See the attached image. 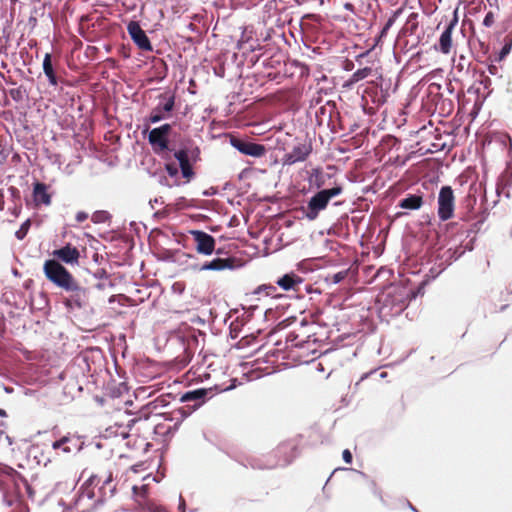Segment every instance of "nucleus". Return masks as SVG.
<instances>
[{
  "label": "nucleus",
  "mask_w": 512,
  "mask_h": 512,
  "mask_svg": "<svg viewBox=\"0 0 512 512\" xmlns=\"http://www.w3.org/2000/svg\"><path fill=\"white\" fill-rule=\"evenodd\" d=\"M367 376H368L367 374L363 375V376L361 377V380H364V378H366Z\"/></svg>",
  "instance_id": "5fc2aeb1"
},
{
  "label": "nucleus",
  "mask_w": 512,
  "mask_h": 512,
  "mask_svg": "<svg viewBox=\"0 0 512 512\" xmlns=\"http://www.w3.org/2000/svg\"><path fill=\"white\" fill-rule=\"evenodd\" d=\"M294 448H295V446L292 443L283 442L277 446V448L275 449L274 452L276 455H278V454L286 452L287 449L293 450Z\"/></svg>",
  "instance_id": "72a5a7b5"
},
{
  "label": "nucleus",
  "mask_w": 512,
  "mask_h": 512,
  "mask_svg": "<svg viewBox=\"0 0 512 512\" xmlns=\"http://www.w3.org/2000/svg\"><path fill=\"white\" fill-rule=\"evenodd\" d=\"M419 6H420L422 12L426 15L432 14L437 9L435 2H433V3L427 2V6H424L423 2H419Z\"/></svg>",
  "instance_id": "473e14b6"
},
{
  "label": "nucleus",
  "mask_w": 512,
  "mask_h": 512,
  "mask_svg": "<svg viewBox=\"0 0 512 512\" xmlns=\"http://www.w3.org/2000/svg\"><path fill=\"white\" fill-rule=\"evenodd\" d=\"M476 204V197L472 194H468L462 201L463 209H465L464 212H461L460 219L462 221H470L472 220L473 216V210Z\"/></svg>",
  "instance_id": "4be33fe9"
},
{
  "label": "nucleus",
  "mask_w": 512,
  "mask_h": 512,
  "mask_svg": "<svg viewBox=\"0 0 512 512\" xmlns=\"http://www.w3.org/2000/svg\"><path fill=\"white\" fill-rule=\"evenodd\" d=\"M310 330L311 325L303 320L298 331L294 330L288 333L287 341L291 342L295 347H303L306 343L311 341L312 337H314V333H312Z\"/></svg>",
  "instance_id": "4468645a"
},
{
  "label": "nucleus",
  "mask_w": 512,
  "mask_h": 512,
  "mask_svg": "<svg viewBox=\"0 0 512 512\" xmlns=\"http://www.w3.org/2000/svg\"><path fill=\"white\" fill-rule=\"evenodd\" d=\"M403 10H404V8H400L392 14V16L387 20L386 24L382 28V30L380 32V37H383L387 34L388 30L392 27V25L395 23L396 19L403 12Z\"/></svg>",
  "instance_id": "cd10ccee"
},
{
  "label": "nucleus",
  "mask_w": 512,
  "mask_h": 512,
  "mask_svg": "<svg viewBox=\"0 0 512 512\" xmlns=\"http://www.w3.org/2000/svg\"><path fill=\"white\" fill-rule=\"evenodd\" d=\"M103 480L99 492L102 497L113 495L115 487L111 486L113 477L112 472H108L104 477L98 474H91L82 485L78 497L75 500V509L78 512H92L99 501L95 494V487Z\"/></svg>",
  "instance_id": "f257e3e1"
},
{
  "label": "nucleus",
  "mask_w": 512,
  "mask_h": 512,
  "mask_svg": "<svg viewBox=\"0 0 512 512\" xmlns=\"http://www.w3.org/2000/svg\"><path fill=\"white\" fill-rule=\"evenodd\" d=\"M165 168H166L167 173L171 177H174V176H176L178 174V168L176 167L175 164H172V163L166 164Z\"/></svg>",
  "instance_id": "58836bf2"
},
{
  "label": "nucleus",
  "mask_w": 512,
  "mask_h": 512,
  "mask_svg": "<svg viewBox=\"0 0 512 512\" xmlns=\"http://www.w3.org/2000/svg\"><path fill=\"white\" fill-rule=\"evenodd\" d=\"M45 12V4L42 3V5L39 8H35L34 12L31 13L29 22L33 24V26L36 25L38 16H43Z\"/></svg>",
  "instance_id": "2f4dec72"
},
{
  "label": "nucleus",
  "mask_w": 512,
  "mask_h": 512,
  "mask_svg": "<svg viewBox=\"0 0 512 512\" xmlns=\"http://www.w3.org/2000/svg\"><path fill=\"white\" fill-rule=\"evenodd\" d=\"M10 96L12 97V99H14L16 101H20L23 98V92L20 88L11 89Z\"/></svg>",
  "instance_id": "e433bc0d"
},
{
  "label": "nucleus",
  "mask_w": 512,
  "mask_h": 512,
  "mask_svg": "<svg viewBox=\"0 0 512 512\" xmlns=\"http://www.w3.org/2000/svg\"><path fill=\"white\" fill-rule=\"evenodd\" d=\"M342 457H343V460L347 463V464H351L352 463V453L350 452L349 449H345L342 453Z\"/></svg>",
  "instance_id": "ea45409f"
},
{
  "label": "nucleus",
  "mask_w": 512,
  "mask_h": 512,
  "mask_svg": "<svg viewBox=\"0 0 512 512\" xmlns=\"http://www.w3.org/2000/svg\"><path fill=\"white\" fill-rule=\"evenodd\" d=\"M30 226H31V221L29 219H27L24 223H22L20 228L16 231V233H15L16 238L19 240H23L26 237V235L30 229Z\"/></svg>",
  "instance_id": "c756f323"
},
{
  "label": "nucleus",
  "mask_w": 512,
  "mask_h": 512,
  "mask_svg": "<svg viewBox=\"0 0 512 512\" xmlns=\"http://www.w3.org/2000/svg\"><path fill=\"white\" fill-rule=\"evenodd\" d=\"M511 47H512V43L511 42L510 43H506L503 46L502 50H501V53H500L501 57H504L505 55H507L510 52Z\"/></svg>",
  "instance_id": "37998d69"
},
{
  "label": "nucleus",
  "mask_w": 512,
  "mask_h": 512,
  "mask_svg": "<svg viewBox=\"0 0 512 512\" xmlns=\"http://www.w3.org/2000/svg\"><path fill=\"white\" fill-rule=\"evenodd\" d=\"M6 411L0 408V417H6Z\"/></svg>",
  "instance_id": "8fccbe9b"
},
{
  "label": "nucleus",
  "mask_w": 512,
  "mask_h": 512,
  "mask_svg": "<svg viewBox=\"0 0 512 512\" xmlns=\"http://www.w3.org/2000/svg\"><path fill=\"white\" fill-rule=\"evenodd\" d=\"M301 282H302V279L294 273L285 274L283 277H281L277 280V284L283 290H286V291L294 289Z\"/></svg>",
  "instance_id": "5701e85b"
},
{
  "label": "nucleus",
  "mask_w": 512,
  "mask_h": 512,
  "mask_svg": "<svg viewBox=\"0 0 512 512\" xmlns=\"http://www.w3.org/2000/svg\"><path fill=\"white\" fill-rule=\"evenodd\" d=\"M132 491L136 500L142 504L147 497L148 485H142L140 487L135 485L133 486Z\"/></svg>",
  "instance_id": "bb28decb"
},
{
  "label": "nucleus",
  "mask_w": 512,
  "mask_h": 512,
  "mask_svg": "<svg viewBox=\"0 0 512 512\" xmlns=\"http://www.w3.org/2000/svg\"><path fill=\"white\" fill-rule=\"evenodd\" d=\"M231 144L235 147L239 152L244 155H249L253 157H262L266 153V148L262 144H257L249 141H244L240 139L233 138L231 140Z\"/></svg>",
  "instance_id": "2eb2a0df"
},
{
  "label": "nucleus",
  "mask_w": 512,
  "mask_h": 512,
  "mask_svg": "<svg viewBox=\"0 0 512 512\" xmlns=\"http://www.w3.org/2000/svg\"><path fill=\"white\" fill-rule=\"evenodd\" d=\"M20 474L10 466H0V490L3 492V509L6 512H29L22 500L17 479Z\"/></svg>",
  "instance_id": "f03ea898"
},
{
  "label": "nucleus",
  "mask_w": 512,
  "mask_h": 512,
  "mask_svg": "<svg viewBox=\"0 0 512 512\" xmlns=\"http://www.w3.org/2000/svg\"><path fill=\"white\" fill-rule=\"evenodd\" d=\"M92 19H93V17H92V16L82 17V20H86V21H88V20H92Z\"/></svg>",
  "instance_id": "603ef678"
},
{
  "label": "nucleus",
  "mask_w": 512,
  "mask_h": 512,
  "mask_svg": "<svg viewBox=\"0 0 512 512\" xmlns=\"http://www.w3.org/2000/svg\"><path fill=\"white\" fill-rule=\"evenodd\" d=\"M127 31L133 42L143 51H152V45L147 37L145 31L140 27L136 21H131L127 25Z\"/></svg>",
  "instance_id": "ddd939ff"
},
{
  "label": "nucleus",
  "mask_w": 512,
  "mask_h": 512,
  "mask_svg": "<svg viewBox=\"0 0 512 512\" xmlns=\"http://www.w3.org/2000/svg\"><path fill=\"white\" fill-rule=\"evenodd\" d=\"M68 296L63 303L69 309H81L89 302V290L74 278L64 289Z\"/></svg>",
  "instance_id": "6e6552de"
},
{
  "label": "nucleus",
  "mask_w": 512,
  "mask_h": 512,
  "mask_svg": "<svg viewBox=\"0 0 512 512\" xmlns=\"http://www.w3.org/2000/svg\"><path fill=\"white\" fill-rule=\"evenodd\" d=\"M371 485H372L375 495L382 501L383 497L381 494V490L377 487V485L374 482H372Z\"/></svg>",
  "instance_id": "c03bdc74"
},
{
  "label": "nucleus",
  "mask_w": 512,
  "mask_h": 512,
  "mask_svg": "<svg viewBox=\"0 0 512 512\" xmlns=\"http://www.w3.org/2000/svg\"><path fill=\"white\" fill-rule=\"evenodd\" d=\"M172 130L171 124H163L149 132L148 142L156 154L169 150V135Z\"/></svg>",
  "instance_id": "9d476101"
},
{
  "label": "nucleus",
  "mask_w": 512,
  "mask_h": 512,
  "mask_svg": "<svg viewBox=\"0 0 512 512\" xmlns=\"http://www.w3.org/2000/svg\"><path fill=\"white\" fill-rule=\"evenodd\" d=\"M455 24L450 23L445 30L442 32L439 38V50L443 54H449L452 48V31Z\"/></svg>",
  "instance_id": "aec40b11"
},
{
  "label": "nucleus",
  "mask_w": 512,
  "mask_h": 512,
  "mask_svg": "<svg viewBox=\"0 0 512 512\" xmlns=\"http://www.w3.org/2000/svg\"><path fill=\"white\" fill-rule=\"evenodd\" d=\"M106 219V212L98 211L92 215V221L94 223L102 222Z\"/></svg>",
  "instance_id": "c9c22d12"
},
{
  "label": "nucleus",
  "mask_w": 512,
  "mask_h": 512,
  "mask_svg": "<svg viewBox=\"0 0 512 512\" xmlns=\"http://www.w3.org/2000/svg\"><path fill=\"white\" fill-rule=\"evenodd\" d=\"M52 255L56 260H61L66 264L75 265L79 263L80 252L77 247L72 246L71 244H66L63 247L54 250Z\"/></svg>",
  "instance_id": "dca6fc26"
},
{
  "label": "nucleus",
  "mask_w": 512,
  "mask_h": 512,
  "mask_svg": "<svg viewBox=\"0 0 512 512\" xmlns=\"http://www.w3.org/2000/svg\"><path fill=\"white\" fill-rule=\"evenodd\" d=\"M43 272L48 281L62 290L74 279V276L56 259L46 260Z\"/></svg>",
  "instance_id": "39448f33"
},
{
  "label": "nucleus",
  "mask_w": 512,
  "mask_h": 512,
  "mask_svg": "<svg viewBox=\"0 0 512 512\" xmlns=\"http://www.w3.org/2000/svg\"><path fill=\"white\" fill-rule=\"evenodd\" d=\"M158 104L152 108L150 114L145 118L144 132L149 130L150 124L158 123L170 117L175 107V96L169 93H163L158 96Z\"/></svg>",
  "instance_id": "0eeeda50"
},
{
  "label": "nucleus",
  "mask_w": 512,
  "mask_h": 512,
  "mask_svg": "<svg viewBox=\"0 0 512 512\" xmlns=\"http://www.w3.org/2000/svg\"><path fill=\"white\" fill-rule=\"evenodd\" d=\"M268 289L270 291L267 292V295L271 294L272 291H275V287H273V286L268 287Z\"/></svg>",
  "instance_id": "3c124183"
},
{
  "label": "nucleus",
  "mask_w": 512,
  "mask_h": 512,
  "mask_svg": "<svg viewBox=\"0 0 512 512\" xmlns=\"http://www.w3.org/2000/svg\"><path fill=\"white\" fill-rule=\"evenodd\" d=\"M244 49H246L249 52H255L257 50H261L262 46L258 41L250 42Z\"/></svg>",
  "instance_id": "4c0bfd02"
},
{
  "label": "nucleus",
  "mask_w": 512,
  "mask_h": 512,
  "mask_svg": "<svg viewBox=\"0 0 512 512\" xmlns=\"http://www.w3.org/2000/svg\"><path fill=\"white\" fill-rule=\"evenodd\" d=\"M237 260L234 257L228 258H215L211 261H206L201 266V271L211 270V271H223V270H232L236 268Z\"/></svg>",
  "instance_id": "f3484780"
},
{
  "label": "nucleus",
  "mask_w": 512,
  "mask_h": 512,
  "mask_svg": "<svg viewBox=\"0 0 512 512\" xmlns=\"http://www.w3.org/2000/svg\"><path fill=\"white\" fill-rule=\"evenodd\" d=\"M372 72V69L370 67H365V68H362V69H358L357 71L354 72V74L352 75V78L354 81H360L366 77H368Z\"/></svg>",
  "instance_id": "7c9ffc66"
},
{
  "label": "nucleus",
  "mask_w": 512,
  "mask_h": 512,
  "mask_svg": "<svg viewBox=\"0 0 512 512\" xmlns=\"http://www.w3.org/2000/svg\"><path fill=\"white\" fill-rule=\"evenodd\" d=\"M312 151L313 146L311 140L304 141L303 143H298L297 145L293 146L290 152L286 153L283 156V165L291 166L297 162H303L307 160Z\"/></svg>",
  "instance_id": "9b49d317"
},
{
  "label": "nucleus",
  "mask_w": 512,
  "mask_h": 512,
  "mask_svg": "<svg viewBox=\"0 0 512 512\" xmlns=\"http://www.w3.org/2000/svg\"><path fill=\"white\" fill-rule=\"evenodd\" d=\"M208 391L206 389H196L193 391L186 392L182 395V402H190L195 401L194 406H200L204 402V398L207 395Z\"/></svg>",
  "instance_id": "393cba45"
},
{
  "label": "nucleus",
  "mask_w": 512,
  "mask_h": 512,
  "mask_svg": "<svg viewBox=\"0 0 512 512\" xmlns=\"http://www.w3.org/2000/svg\"><path fill=\"white\" fill-rule=\"evenodd\" d=\"M88 218V214L84 211H79L77 214H76V221L78 223H82L84 222L85 220H87Z\"/></svg>",
  "instance_id": "79ce46f5"
},
{
  "label": "nucleus",
  "mask_w": 512,
  "mask_h": 512,
  "mask_svg": "<svg viewBox=\"0 0 512 512\" xmlns=\"http://www.w3.org/2000/svg\"><path fill=\"white\" fill-rule=\"evenodd\" d=\"M189 233L193 237L198 254L209 256L215 251L216 241L213 236L202 230H190Z\"/></svg>",
  "instance_id": "f8f14e48"
},
{
  "label": "nucleus",
  "mask_w": 512,
  "mask_h": 512,
  "mask_svg": "<svg viewBox=\"0 0 512 512\" xmlns=\"http://www.w3.org/2000/svg\"><path fill=\"white\" fill-rule=\"evenodd\" d=\"M405 307V303H402L399 307V310H402Z\"/></svg>",
  "instance_id": "864d4df0"
},
{
  "label": "nucleus",
  "mask_w": 512,
  "mask_h": 512,
  "mask_svg": "<svg viewBox=\"0 0 512 512\" xmlns=\"http://www.w3.org/2000/svg\"><path fill=\"white\" fill-rule=\"evenodd\" d=\"M341 192L342 188L340 186L323 189L317 192L310 198L304 210L306 218L311 221L315 220L319 216V213L326 209L330 199L339 195Z\"/></svg>",
  "instance_id": "7ed1b4c3"
},
{
  "label": "nucleus",
  "mask_w": 512,
  "mask_h": 512,
  "mask_svg": "<svg viewBox=\"0 0 512 512\" xmlns=\"http://www.w3.org/2000/svg\"><path fill=\"white\" fill-rule=\"evenodd\" d=\"M43 71L48 78L50 85L56 86L58 84V78L53 69L52 56L50 53H46L43 60Z\"/></svg>",
  "instance_id": "b1692460"
},
{
  "label": "nucleus",
  "mask_w": 512,
  "mask_h": 512,
  "mask_svg": "<svg viewBox=\"0 0 512 512\" xmlns=\"http://www.w3.org/2000/svg\"><path fill=\"white\" fill-rule=\"evenodd\" d=\"M291 461V457H285L283 460H282V463H280L279 461L276 462L275 464L271 465L269 468H273L275 466H278V465H286L288 463H290Z\"/></svg>",
  "instance_id": "a18cd8bd"
},
{
  "label": "nucleus",
  "mask_w": 512,
  "mask_h": 512,
  "mask_svg": "<svg viewBox=\"0 0 512 512\" xmlns=\"http://www.w3.org/2000/svg\"><path fill=\"white\" fill-rule=\"evenodd\" d=\"M253 31L249 29V27H245L243 30L240 39L237 42V48L239 50L244 49L252 40Z\"/></svg>",
  "instance_id": "a878e982"
},
{
  "label": "nucleus",
  "mask_w": 512,
  "mask_h": 512,
  "mask_svg": "<svg viewBox=\"0 0 512 512\" xmlns=\"http://www.w3.org/2000/svg\"><path fill=\"white\" fill-rule=\"evenodd\" d=\"M335 278H336L335 281L338 282L343 278V276L339 273V274L335 275Z\"/></svg>",
  "instance_id": "09e8293b"
},
{
  "label": "nucleus",
  "mask_w": 512,
  "mask_h": 512,
  "mask_svg": "<svg viewBox=\"0 0 512 512\" xmlns=\"http://www.w3.org/2000/svg\"><path fill=\"white\" fill-rule=\"evenodd\" d=\"M33 199L36 205H50L51 195L47 192V186L44 183L37 182L33 189Z\"/></svg>",
  "instance_id": "6ab92c4d"
},
{
  "label": "nucleus",
  "mask_w": 512,
  "mask_h": 512,
  "mask_svg": "<svg viewBox=\"0 0 512 512\" xmlns=\"http://www.w3.org/2000/svg\"><path fill=\"white\" fill-rule=\"evenodd\" d=\"M4 205H5V201H4V193L2 190H0V210H4Z\"/></svg>",
  "instance_id": "49530a36"
},
{
  "label": "nucleus",
  "mask_w": 512,
  "mask_h": 512,
  "mask_svg": "<svg viewBox=\"0 0 512 512\" xmlns=\"http://www.w3.org/2000/svg\"><path fill=\"white\" fill-rule=\"evenodd\" d=\"M69 437H62L60 440L53 442L52 447L54 450L61 449L65 453L71 452V448L67 445L70 442Z\"/></svg>",
  "instance_id": "c85d7f7f"
},
{
  "label": "nucleus",
  "mask_w": 512,
  "mask_h": 512,
  "mask_svg": "<svg viewBox=\"0 0 512 512\" xmlns=\"http://www.w3.org/2000/svg\"><path fill=\"white\" fill-rule=\"evenodd\" d=\"M130 429L129 432L126 430L123 426H110L105 430V437H122L127 438L131 435V431L140 432L143 431V438L147 439L148 435L154 432V429L156 427V424L154 422L150 421L149 417H146L145 419H133L131 420V425H129Z\"/></svg>",
  "instance_id": "20e7f679"
},
{
  "label": "nucleus",
  "mask_w": 512,
  "mask_h": 512,
  "mask_svg": "<svg viewBox=\"0 0 512 512\" xmlns=\"http://www.w3.org/2000/svg\"><path fill=\"white\" fill-rule=\"evenodd\" d=\"M419 13L411 12L406 20V23L399 31L396 39L395 46L404 51H409L415 48L419 43V37L414 38L412 41L408 39L409 36H413L419 27Z\"/></svg>",
  "instance_id": "423d86ee"
},
{
  "label": "nucleus",
  "mask_w": 512,
  "mask_h": 512,
  "mask_svg": "<svg viewBox=\"0 0 512 512\" xmlns=\"http://www.w3.org/2000/svg\"><path fill=\"white\" fill-rule=\"evenodd\" d=\"M174 156L179 161V166L183 177L186 179L187 182H189L194 176V171L189 162L187 150L180 149L177 152H175Z\"/></svg>",
  "instance_id": "a211bd4d"
},
{
  "label": "nucleus",
  "mask_w": 512,
  "mask_h": 512,
  "mask_svg": "<svg viewBox=\"0 0 512 512\" xmlns=\"http://www.w3.org/2000/svg\"><path fill=\"white\" fill-rule=\"evenodd\" d=\"M495 22V19H494V12L493 11H489L484 20H483V24L486 26V27H491Z\"/></svg>",
  "instance_id": "f704fd0d"
},
{
  "label": "nucleus",
  "mask_w": 512,
  "mask_h": 512,
  "mask_svg": "<svg viewBox=\"0 0 512 512\" xmlns=\"http://www.w3.org/2000/svg\"><path fill=\"white\" fill-rule=\"evenodd\" d=\"M344 8H345L346 10L351 11V12H355V11H354V6H353V4H352L351 2H345V4H344Z\"/></svg>",
  "instance_id": "de8ad7c7"
},
{
  "label": "nucleus",
  "mask_w": 512,
  "mask_h": 512,
  "mask_svg": "<svg viewBox=\"0 0 512 512\" xmlns=\"http://www.w3.org/2000/svg\"><path fill=\"white\" fill-rule=\"evenodd\" d=\"M423 205V197L418 194H408L405 198L401 199L398 206L406 210H418Z\"/></svg>",
  "instance_id": "412c9836"
},
{
  "label": "nucleus",
  "mask_w": 512,
  "mask_h": 512,
  "mask_svg": "<svg viewBox=\"0 0 512 512\" xmlns=\"http://www.w3.org/2000/svg\"><path fill=\"white\" fill-rule=\"evenodd\" d=\"M8 190H9V192L11 194V197L13 199H17V200L20 199V191L18 190V188L14 187V186H11V187H9Z\"/></svg>",
  "instance_id": "a19ab883"
},
{
  "label": "nucleus",
  "mask_w": 512,
  "mask_h": 512,
  "mask_svg": "<svg viewBox=\"0 0 512 512\" xmlns=\"http://www.w3.org/2000/svg\"><path fill=\"white\" fill-rule=\"evenodd\" d=\"M437 214L441 221H447L454 216L455 195L451 186H442L438 194Z\"/></svg>",
  "instance_id": "1a4fd4ad"
}]
</instances>
